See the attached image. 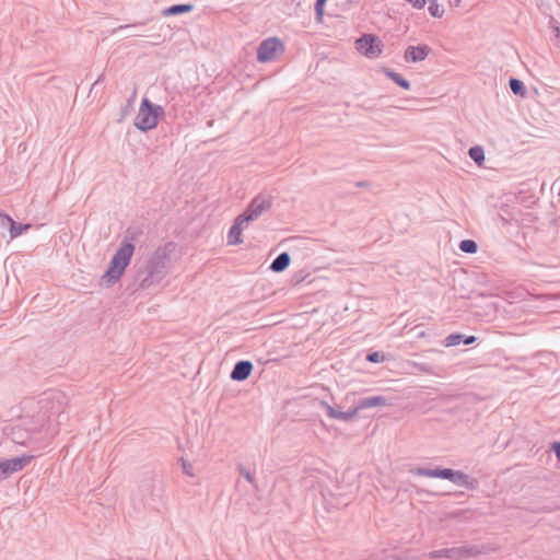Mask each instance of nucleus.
Listing matches in <instances>:
<instances>
[{
  "label": "nucleus",
  "mask_w": 560,
  "mask_h": 560,
  "mask_svg": "<svg viewBox=\"0 0 560 560\" xmlns=\"http://www.w3.org/2000/svg\"><path fill=\"white\" fill-rule=\"evenodd\" d=\"M175 248L174 243H166L158 247L145 265L137 270L135 282L130 287L132 292L148 290L159 284L166 276V264Z\"/></svg>",
  "instance_id": "nucleus-1"
},
{
  "label": "nucleus",
  "mask_w": 560,
  "mask_h": 560,
  "mask_svg": "<svg viewBox=\"0 0 560 560\" xmlns=\"http://www.w3.org/2000/svg\"><path fill=\"white\" fill-rule=\"evenodd\" d=\"M137 237L135 231L128 230L119 248L110 259L108 269L101 278V284L107 288L114 285L124 275L126 268L130 264L135 252L133 241Z\"/></svg>",
  "instance_id": "nucleus-2"
},
{
  "label": "nucleus",
  "mask_w": 560,
  "mask_h": 560,
  "mask_svg": "<svg viewBox=\"0 0 560 560\" xmlns=\"http://www.w3.org/2000/svg\"><path fill=\"white\" fill-rule=\"evenodd\" d=\"M165 115L161 105L153 104L150 100L143 98L133 125L141 131H149L155 128L159 119Z\"/></svg>",
  "instance_id": "nucleus-3"
},
{
  "label": "nucleus",
  "mask_w": 560,
  "mask_h": 560,
  "mask_svg": "<svg viewBox=\"0 0 560 560\" xmlns=\"http://www.w3.org/2000/svg\"><path fill=\"white\" fill-rule=\"evenodd\" d=\"M273 203V197L267 194H258L255 196L245 211L241 213L242 220L252 222L258 220L264 213L268 212Z\"/></svg>",
  "instance_id": "nucleus-4"
},
{
  "label": "nucleus",
  "mask_w": 560,
  "mask_h": 560,
  "mask_svg": "<svg viewBox=\"0 0 560 560\" xmlns=\"http://www.w3.org/2000/svg\"><path fill=\"white\" fill-rule=\"evenodd\" d=\"M480 553V550L477 546H459L452 548H444L439 550H433L429 553V557L432 559L438 558H447L450 560H466L476 557Z\"/></svg>",
  "instance_id": "nucleus-5"
},
{
  "label": "nucleus",
  "mask_w": 560,
  "mask_h": 560,
  "mask_svg": "<svg viewBox=\"0 0 560 560\" xmlns=\"http://www.w3.org/2000/svg\"><path fill=\"white\" fill-rule=\"evenodd\" d=\"M44 424L40 428L31 427L28 421L23 420L10 428L9 436L15 444L27 445L34 440V436L42 432Z\"/></svg>",
  "instance_id": "nucleus-6"
},
{
  "label": "nucleus",
  "mask_w": 560,
  "mask_h": 560,
  "mask_svg": "<svg viewBox=\"0 0 560 560\" xmlns=\"http://www.w3.org/2000/svg\"><path fill=\"white\" fill-rule=\"evenodd\" d=\"M284 45L277 37H269L262 40L257 50V60L260 62H267L275 59L277 52L283 51Z\"/></svg>",
  "instance_id": "nucleus-7"
},
{
  "label": "nucleus",
  "mask_w": 560,
  "mask_h": 560,
  "mask_svg": "<svg viewBox=\"0 0 560 560\" xmlns=\"http://www.w3.org/2000/svg\"><path fill=\"white\" fill-rule=\"evenodd\" d=\"M357 49L368 58H377L382 54L380 39L373 34H363L355 40Z\"/></svg>",
  "instance_id": "nucleus-8"
},
{
  "label": "nucleus",
  "mask_w": 560,
  "mask_h": 560,
  "mask_svg": "<svg viewBox=\"0 0 560 560\" xmlns=\"http://www.w3.org/2000/svg\"><path fill=\"white\" fill-rule=\"evenodd\" d=\"M32 456L23 455L13 458L0 459V480L9 478L12 474L21 471L31 463Z\"/></svg>",
  "instance_id": "nucleus-9"
},
{
  "label": "nucleus",
  "mask_w": 560,
  "mask_h": 560,
  "mask_svg": "<svg viewBox=\"0 0 560 560\" xmlns=\"http://www.w3.org/2000/svg\"><path fill=\"white\" fill-rule=\"evenodd\" d=\"M142 491L152 502H158L162 499L164 492L163 481L160 478H153L142 485Z\"/></svg>",
  "instance_id": "nucleus-10"
},
{
  "label": "nucleus",
  "mask_w": 560,
  "mask_h": 560,
  "mask_svg": "<svg viewBox=\"0 0 560 560\" xmlns=\"http://www.w3.org/2000/svg\"><path fill=\"white\" fill-rule=\"evenodd\" d=\"M431 52L428 45L408 46L405 50L404 58L407 62H419L424 60Z\"/></svg>",
  "instance_id": "nucleus-11"
},
{
  "label": "nucleus",
  "mask_w": 560,
  "mask_h": 560,
  "mask_svg": "<svg viewBox=\"0 0 560 560\" xmlns=\"http://www.w3.org/2000/svg\"><path fill=\"white\" fill-rule=\"evenodd\" d=\"M253 363L248 360H241L234 364L230 374L232 381L243 382L247 380L253 371Z\"/></svg>",
  "instance_id": "nucleus-12"
},
{
  "label": "nucleus",
  "mask_w": 560,
  "mask_h": 560,
  "mask_svg": "<svg viewBox=\"0 0 560 560\" xmlns=\"http://www.w3.org/2000/svg\"><path fill=\"white\" fill-rule=\"evenodd\" d=\"M320 405L329 418L337 419V420H340L343 422L351 421L358 415L355 407H353L347 411H338L332 406L327 404L326 401H322Z\"/></svg>",
  "instance_id": "nucleus-13"
},
{
  "label": "nucleus",
  "mask_w": 560,
  "mask_h": 560,
  "mask_svg": "<svg viewBox=\"0 0 560 560\" xmlns=\"http://www.w3.org/2000/svg\"><path fill=\"white\" fill-rule=\"evenodd\" d=\"M390 405L392 402L385 396L378 395L361 398L358 400L354 407L359 413L363 409Z\"/></svg>",
  "instance_id": "nucleus-14"
},
{
  "label": "nucleus",
  "mask_w": 560,
  "mask_h": 560,
  "mask_svg": "<svg viewBox=\"0 0 560 560\" xmlns=\"http://www.w3.org/2000/svg\"><path fill=\"white\" fill-rule=\"evenodd\" d=\"M412 472L417 476L430 477V478H441L448 480L451 476H453V469L451 468H423L418 467Z\"/></svg>",
  "instance_id": "nucleus-15"
},
{
  "label": "nucleus",
  "mask_w": 560,
  "mask_h": 560,
  "mask_svg": "<svg viewBox=\"0 0 560 560\" xmlns=\"http://www.w3.org/2000/svg\"><path fill=\"white\" fill-rule=\"evenodd\" d=\"M242 215H237L234 220L233 225L230 228V231L228 233V243L230 245H236L243 243L242 240V231L244 229V224H247L246 221H241Z\"/></svg>",
  "instance_id": "nucleus-16"
},
{
  "label": "nucleus",
  "mask_w": 560,
  "mask_h": 560,
  "mask_svg": "<svg viewBox=\"0 0 560 560\" xmlns=\"http://www.w3.org/2000/svg\"><path fill=\"white\" fill-rule=\"evenodd\" d=\"M448 480L459 487H465L467 489H474L476 483V480L460 470H453V476H451Z\"/></svg>",
  "instance_id": "nucleus-17"
},
{
  "label": "nucleus",
  "mask_w": 560,
  "mask_h": 560,
  "mask_svg": "<svg viewBox=\"0 0 560 560\" xmlns=\"http://www.w3.org/2000/svg\"><path fill=\"white\" fill-rule=\"evenodd\" d=\"M48 401H52V402L56 401L58 404V408L56 409L55 412L61 413V412H63L62 406L67 404V397L61 392H51L48 394L47 398L40 400V404H43V408L47 407Z\"/></svg>",
  "instance_id": "nucleus-18"
},
{
  "label": "nucleus",
  "mask_w": 560,
  "mask_h": 560,
  "mask_svg": "<svg viewBox=\"0 0 560 560\" xmlns=\"http://www.w3.org/2000/svg\"><path fill=\"white\" fill-rule=\"evenodd\" d=\"M291 262V257L289 253L283 252L279 254L271 262L270 269L273 272H282L284 271Z\"/></svg>",
  "instance_id": "nucleus-19"
},
{
  "label": "nucleus",
  "mask_w": 560,
  "mask_h": 560,
  "mask_svg": "<svg viewBox=\"0 0 560 560\" xmlns=\"http://www.w3.org/2000/svg\"><path fill=\"white\" fill-rule=\"evenodd\" d=\"M194 10V5L190 3H183V4H174L171 5L162 11L163 16H173V15H179L184 13L191 12Z\"/></svg>",
  "instance_id": "nucleus-20"
},
{
  "label": "nucleus",
  "mask_w": 560,
  "mask_h": 560,
  "mask_svg": "<svg viewBox=\"0 0 560 560\" xmlns=\"http://www.w3.org/2000/svg\"><path fill=\"white\" fill-rule=\"evenodd\" d=\"M383 72L388 79H390L393 82H395L397 85H399L404 90L410 89V82L407 79H405L401 74L395 72L394 70H392L389 68H384Z\"/></svg>",
  "instance_id": "nucleus-21"
},
{
  "label": "nucleus",
  "mask_w": 560,
  "mask_h": 560,
  "mask_svg": "<svg viewBox=\"0 0 560 560\" xmlns=\"http://www.w3.org/2000/svg\"><path fill=\"white\" fill-rule=\"evenodd\" d=\"M32 228L30 223H16L14 220L9 226L10 238H15Z\"/></svg>",
  "instance_id": "nucleus-22"
},
{
  "label": "nucleus",
  "mask_w": 560,
  "mask_h": 560,
  "mask_svg": "<svg viewBox=\"0 0 560 560\" xmlns=\"http://www.w3.org/2000/svg\"><path fill=\"white\" fill-rule=\"evenodd\" d=\"M509 86L511 89V91L513 92V94L515 95H518V96H525L526 95V86L525 84L516 79V78H511L509 80Z\"/></svg>",
  "instance_id": "nucleus-23"
},
{
  "label": "nucleus",
  "mask_w": 560,
  "mask_h": 560,
  "mask_svg": "<svg viewBox=\"0 0 560 560\" xmlns=\"http://www.w3.org/2000/svg\"><path fill=\"white\" fill-rule=\"evenodd\" d=\"M468 155L478 165H481L482 162L485 161V151L479 145L469 148Z\"/></svg>",
  "instance_id": "nucleus-24"
},
{
  "label": "nucleus",
  "mask_w": 560,
  "mask_h": 560,
  "mask_svg": "<svg viewBox=\"0 0 560 560\" xmlns=\"http://www.w3.org/2000/svg\"><path fill=\"white\" fill-rule=\"evenodd\" d=\"M459 249L466 254H475L478 250V245L472 240H463L459 243Z\"/></svg>",
  "instance_id": "nucleus-25"
},
{
  "label": "nucleus",
  "mask_w": 560,
  "mask_h": 560,
  "mask_svg": "<svg viewBox=\"0 0 560 560\" xmlns=\"http://www.w3.org/2000/svg\"><path fill=\"white\" fill-rule=\"evenodd\" d=\"M429 2H430L429 8H428L429 13L433 18H442L444 14V10L439 4L438 0H430Z\"/></svg>",
  "instance_id": "nucleus-26"
},
{
  "label": "nucleus",
  "mask_w": 560,
  "mask_h": 560,
  "mask_svg": "<svg viewBox=\"0 0 560 560\" xmlns=\"http://www.w3.org/2000/svg\"><path fill=\"white\" fill-rule=\"evenodd\" d=\"M464 335L462 334H451L444 340L443 343L445 347H454L459 345L463 341Z\"/></svg>",
  "instance_id": "nucleus-27"
},
{
  "label": "nucleus",
  "mask_w": 560,
  "mask_h": 560,
  "mask_svg": "<svg viewBox=\"0 0 560 560\" xmlns=\"http://www.w3.org/2000/svg\"><path fill=\"white\" fill-rule=\"evenodd\" d=\"M327 0H316L315 2V18L318 23L323 22L324 19V8Z\"/></svg>",
  "instance_id": "nucleus-28"
},
{
  "label": "nucleus",
  "mask_w": 560,
  "mask_h": 560,
  "mask_svg": "<svg viewBox=\"0 0 560 560\" xmlns=\"http://www.w3.org/2000/svg\"><path fill=\"white\" fill-rule=\"evenodd\" d=\"M240 474L250 483L253 485L255 488H256V483H255V478H254V475L248 470L246 469L243 465H238L237 467Z\"/></svg>",
  "instance_id": "nucleus-29"
},
{
  "label": "nucleus",
  "mask_w": 560,
  "mask_h": 560,
  "mask_svg": "<svg viewBox=\"0 0 560 560\" xmlns=\"http://www.w3.org/2000/svg\"><path fill=\"white\" fill-rule=\"evenodd\" d=\"M366 361L371 362V363H380V362H383L385 357L382 352H378V351H374V352H370L366 354Z\"/></svg>",
  "instance_id": "nucleus-30"
},
{
  "label": "nucleus",
  "mask_w": 560,
  "mask_h": 560,
  "mask_svg": "<svg viewBox=\"0 0 560 560\" xmlns=\"http://www.w3.org/2000/svg\"><path fill=\"white\" fill-rule=\"evenodd\" d=\"M12 221H13V219L9 214L0 212V228L1 229L9 230V226L11 225Z\"/></svg>",
  "instance_id": "nucleus-31"
},
{
  "label": "nucleus",
  "mask_w": 560,
  "mask_h": 560,
  "mask_svg": "<svg viewBox=\"0 0 560 560\" xmlns=\"http://www.w3.org/2000/svg\"><path fill=\"white\" fill-rule=\"evenodd\" d=\"M180 462H182L183 472L190 477L194 476L191 464L188 463L187 460H185L184 458H180Z\"/></svg>",
  "instance_id": "nucleus-32"
},
{
  "label": "nucleus",
  "mask_w": 560,
  "mask_h": 560,
  "mask_svg": "<svg viewBox=\"0 0 560 560\" xmlns=\"http://www.w3.org/2000/svg\"><path fill=\"white\" fill-rule=\"evenodd\" d=\"M413 365L421 372L431 373V366L427 363H415Z\"/></svg>",
  "instance_id": "nucleus-33"
},
{
  "label": "nucleus",
  "mask_w": 560,
  "mask_h": 560,
  "mask_svg": "<svg viewBox=\"0 0 560 560\" xmlns=\"http://www.w3.org/2000/svg\"><path fill=\"white\" fill-rule=\"evenodd\" d=\"M412 4L416 9H423L425 5V0H407Z\"/></svg>",
  "instance_id": "nucleus-34"
},
{
  "label": "nucleus",
  "mask_w": 560,
  "mask_h": 560,
  "mask_svg": "<svg viewBox=\"0 0 560 560\" xmlns=\"http://www.w3.org/2000/svg\"><path fill=\"white\" fill-rule=\"evenodd\" d=\"M551 450L555 452L558 460L560 462V442H553L551 444Z\"/></svg>",
  "instance_id": "nucleus-35"
},
{
  "label": "nucleus",
  "mask_w": 560,
  "mask_h": 560,
  "mask_svg": "<svg viewBox=\"0 0 560 560\" xmlns=\"http://www.w3.org/2000/svg\"><path fill=\"white\" fill-rule=\"evenodd\" d=\"M138 25H143V22H139V23H135V24L120 25V26H118L116 28V31L132 28V27H136Z\"/></svg>",
  "instance_id": "nucleus-36"
},
{
  "label": "nucleus",
  "mask_w": 560,
  "mask_h": 560,
  "mask_svg": "<svg viewBox=\"0 0 560 560\" xmlns=\"http://www.w3.org/2000/svg\"><path fill=\"white\" fill-rule=\"evenodd\" d=\"M477 340V337L475 336H464L463 341L465 345H471Z\"/></svg>",
  "instance_id": "nucleus-37"
},
{
  "label": "nucleus",
  "mask_w": 560,
  "mask_h": 560,
  "mask_svg": "<svg viewBox=\"0 0 560 560\" xmlns=\"http://www.w3.org/2000/svg\"><path fill=\"white\" fill-rule=\"evenodd\" d=\"M358 186L359 187H364V186H366V183L365 182H360V183H358Z\"/></svg>",
  "instance_id": "nucleus-38"
},
{
  "label": "nucleus",
  "mask_w": 560,
  "mask_h": 560,
  "mask_svg": "<svg viewBox=\"0 0 560 560\" xmlns=\"http://www.w3.org/2000/svg\"><path fill=\"white\" fill-rule=\"evenodd\" d=\"M459 3H460V0H454V5H455V7H458V5H459Z\"/></svg>",
  "instance_id": "nucleus-39"
},
{
  "label": "nucleus",
  "mask_w": 560,
  "mask_h": 560,
  "mask_svg": "<svg viewBox=\"0 0 560 560\" xmlns=\"http://www.w3.org/2000/svg\"><path fill=\"white\" fill-rule=\"evenodd\" d=\"M499 218H500V220H501L502 222H506V220L504 219V217L499 215Z\"/></svg>",
  "instance_id": "nucleus-40"
}]
</instances>
